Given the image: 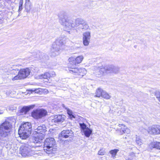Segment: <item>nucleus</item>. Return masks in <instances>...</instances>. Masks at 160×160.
I'll list each match as a JSON object with an SVG mask.
<instances>
[{
    "mask_svg": "<svg viewBox=\"0 0 160 160\" xmlns=\"http://www.w3.org/2000/svg\"><path fill=\"white\" fill-rule=\"evenodd\" d=\"M85 21L81 18H77L74 21L66 16H63L60 18V22L64 27L66 30L72 29L80 25L85 23Z\"/></svg>",
    "mask_w": 160,
    "mask_h": 160,
    "instance_id": "nucleus-1",
    "label": "nucleus"
},
{
    "mask_svg": "<svg viewBox=\"0 0 160 160\" xmlns=\"http://www.w3.org/2000/svg\"><path fill=\"white\" fill-rule=\"evenodd\" d=\"M93 73L97 77H101L106 74L118 73L119 71V68L113 65L106 66L104 67H95L92 69Z\"/></svg>",
    "mask_w": 160,
    "mask_h": 160,
    "instance_id": "nucleus-2",
    "label": "nucleus"
},
{
    "mask_svg": "<svg viewBox=\"0 0 160 160\" xmlns=\"http://www.w3.org/2000/svg\"><path fill=\"white\" fill-rule=\"evenodd\" d=\"M66 38L64 37H60L58 38L52 46L51 50V55L52 57H55L60 53L62 46L64 44Z\"/></svg>",
    "mask_w": 160,
    "mask_h": 160,
    "instance_id": "nucleus-3",
    "label": "nucleus"
},
{
    "mask_svg": "<svg viewBox=\"0 0 160 160\" xmlns=\"http://www.w3.org/2000/svg\"><path fill=\"white\" fill-rule=\"evenodd\" d=\"M56 145V142L54 138H47L44 142L43 150L48 154L54 153L57 149Z\"/></svg>",
    "mask_w": 160,
    "mask_h": 160,
    "instance_id": "nucleus-4",
    "label": "nucleus"
},
{
    "mask_svg": "<svg viewBox=\"0 0 160 160\" xmlns=\"http://www.w3.org/2000/svg\"><path fill=\"white\" fill-rule=\"evenodd\" d=\"M32 130L31 123L26 122L20 127L18 130V134L21 139H25L30 135Z\"/></svg>",
    "mask_w": 160,
    "mask_h": 160,
    "instance_id": "nucleus-5",
    "label": "nucleus"
},
{
    "mask_svg": "<svg viewBox=\"0 0 160 160\" xmlns=\"http://www.w3.org/2000/svg\"><path fill=\"white\" fill-rule=\"evenodd\" d=\"M30 72L28 68L23 69L20 70L18 74L16 72H12L10 77L12 81L17 80L26 78L29 75Z\"/></svg>",
    "mask_w": 160,
    "mask_h": 160,
    "instance_id": "nucleus-6",
    "label": "nucleus"
},
{
    "mask_svg": "<svg viewBox=\"0 0 160 160\" xmlns=\"http://www.w3.org/2000/svg\"><path fill=\"white\" fill-rule=\"evenodd\" d=\"M12 125L11 123L6 121L0 126V137L4 138L8 136L11 132Z\"/></svg>",
    "mask_w": 160,
    "mask_h": 160,
    "instance_id": "nucleus-7",
    "label": "nucleus"
},
{
    "mask_svg": "<svg viewBox=\"0 0 160 160\" xmlns=\"http://www.w3.org/2000/svg\"><path fill=\"white\" fill-rule=\"evenodd\" d=\"M19 153L22 156L25 157L31 156L33 155V152L31 150V146L26 144L21 146Z\"/></svg>",
    "mask_w": 160,
    "mask_h": 160,
    "instance_id": "nucleus-8",
    "label": "nucleus"
},
{
    "mask_svg": "<svg viewBox=\"0 0 160 160\" xmlns=\"http://www.w3.org/2000/svg\"><path fill=\"white\" fill-rule=\"evenodd\" d=\"M46 111L43 109H37L32 113V116L36 119H39L45 116L47 114Z\"/></svg>",
    "mask_w": 160,
    "mask_h": 160,
    "instance_id": "nucleus-9",
    "label": "nucleus"
},
{
    "mask_svg": "<svg viewBox=\"0 0 160 160\" xmlns=\"http://www.w3.org/2000/svg\"><path fill=\"white\" fill-rule=\"evenodd\" d=\"M160 129V126L158 125H153L148 128L147 131L151 134H159Z\"/></svg>",
    "mask_w": 160,
    "mask_h": 160,
    "instance_id": "nucleus-10",
    "label": "nucleus"
},
{
    "mask_svg": "<svg viewBox=\"0 0 160 160\" xmlns=\"http://www.w3.org/2000/svg\"><path fill=\"white\" fill-rule=\"evenodd\" d=\"M82 40L84 45L85 46H88L90 42L91 38V32L87 31L83 33Z\"/></svg>",
    "mask_w": 160,
    "mask_h": 160,
    "instance_id": "nucleus-11",
    "label": "nucleus"
},
{
    "mask_svg": "<svg viewBox=\"0 0 160 160\" xmlns=\"http://www.w3.org/2000/svg\"><path fill=\"white\" fill-rule=\"evenodd\" d=\"M34 134H37L39 136L43 135V137L45 136V133L46 132V128L45 125L38 126L36 129H35Z\"/></svg>",
    "mask_w": 160,
    "mask_h": 160,
    "instance_id": "nucleus-12",
    "label": "nucleus"
},
{
    "mask_svg": "<svg viewBox=\"0 0 160 160\" xmlns=\"http://www.w3.org/2000/svg\"><path fill=\"white\" fill-rule=\"evenodd\" d=\"M65 116L64 115H55L53 118L52 120V122L55 124L63 122L65 119Z\"/></svg>",
    "mask_w": 160,
    "mask_h": 160,
    "instance_id": "nucleus-13",
    "label": "nucleus"
},
{
    "mask_svg": "<svg viewBox=\"0 0 160 160\" xmlns=\"http://www.w3.org/2000/svg\"><path fill=\"white\" fill-rule=\"evenodd\" d=\"M118 126L120 129V132L121 134L124 133L129 134L130 133V130L126 126L123 124H119Z\"/></svg>",
    "mask_w": 160,
    "mask_h": 160,
    "instance_id": "nucleus-14",
    "label": "nucleus"
},
{
    "mask_svg": "<svg viewBox=\"0 0 160 160\" xmlns=\"http://www.w3.org/2000/svg\"><path fill=\"white\" fill-rule=\"evenodd\" d=\"M61 136L65 138L68 137L72 138L74 136V134L72 131L71 130H63L61 134Z\"/></svg>",
    "mask_w": 160,
    "mask_h": 160,
    "instance_id": "nucleus-15",
    "label": "nucleus"
},
{
    "mask_svg": "<svg viewBox=\"0 0 160 160\" xmlns=\"http://www.w3.org/2000/svg\"><path fill=\"white\" fill-rule=\"evenodd\" d=\"M35 106L34 105H32L27 106L23 107L21 110V112L24 114H25L27 112L31 109H33Z\"/></svg>",
    "mask_w": 160,
    "mask_h": 160,
    "instance_id": "nucleus-16",
    "label": "nucleus"
},
{
    "mask_svg": "<svg viewBox=\"0 0 160 160\" xmlns=\"http://www.w3.org/2000/svg\"><path fill=\"white\" fill-rule=\"evenodd\" d=\"M149 147L151 149L155 148L160 150V142H152L149 144Z\"/></svg>",
    "mask_w": 160,
    "mask_h": 160,
    "instance_id": "nucleus-17",
    "label": "nucleus"
},
{
    "mask_svg": "<svg viewBox=\"0 0 160 160\" xmlns=\"http://www.w3.org/2000/svg\"><path fill=\"white\" fill-rule=\"evenodd\" d=\"M35 135L33 140V142L34 143L41 142L42 141V139L44 138V137H43V135L39 136L37 134Z\"/></svg>",
    "mask_w": 160,
    "mask_h": 160,
    "instance_id": "nucleus-18",
    "label": "nucleus"
},
{
    "mask_svg": "<svg viewBox=\"0 0 160 160\" xmlns=\"http://www.w3.org/2000/svg\"><path fill=\"white\" fill-rule=\"evenodd\" d=\"M103 90L100 88H98L97 89L95 92V95L94 97H96L100 98L102 97V94L103 92Z\"/></svg>",
    "mask_w": 160,
    "mask_h": 160,
    "instance_id": "nucleus-19",
    "label": "nucleus"
},
{
    "mask_svg": "<svg viewBox=\"0 0 160 160\" xmlns=\"http://www.w3.org/2000/svg\"><path fill=\"white\" fill-rule=\"evenodd\" d=\"M82 25L79 28L80 30H82V31H84L89 29V27L86 21L85 22V23Z\"/></svg>",
    "mask_w": 160,
    "mask_h": 160,
    "instance_id": "nucleus-20",
    "label": "nucleus"
},
{
    "mask_svg": "<svg viewBox=\"0 0 160 160\" xmlns=\"http://www.w3.org/2000/svg\"><path fill=\"white\" fill-rule=\"evenodd\" d=\"M83 132L86 137H89L92 132V130L88 128H87V129L84 130Z\"/></svg>",
    "mask_w": 160,
    "mask_h": 160,
    "instance_id": "nucleus-21",
    "label": "nucleus"
},
{
    "mask_svg": "<svg viewBox=\"0 0 160 160\" xmlns=\"http://www.w3.org/2000/svg\"><path fill=\"white\" fill-rule=\"evenodd\" d=\"M69 72L71 73L74 74L76 75H78V73H79V69L78 68H71L69 69Z\"/></svg>",
    "mask_w": 160,
    "mask_h": 160,
    "instance_id": "nucleus-22",
    "label": "nucleus"
},
{
    "mask_svg": "<svg viewBox=\"0 0 160 160\" xmlns=\"http://www.w3.org/2000/svg\"><path fill=\"white\" fill-rule=\"evenodd\" d=\"M83 59V57L82 56H79L75 58V64H78L80 63Z\"/></svg>",
    "mask_w": 160,
    "mask_h": 160,
    "instance_id": "nucleus-23",
    "label": "nucleus"
},
{
    "mask_svg": "<svg viewBox=\"0 0 160 160\" xmlns=\"http://www.w3.org/2000/svg\"><path fill=\"white\" fill-rule=\"evenodd\" d=\"M102 97L106 99H109L110 98L111 96L106 91H104L102 93Z\"/></svg>",
    "mask_w": 160,
    "mask_h": 160,
    "instance_id": "nucleus-24",
    "label": "nucleus"
},
{
    "mask_svg": "<svg viewBox=\"0 0 160 160\" xmlns=\"http://www.w3.org/2000/svg\"><path fill=\"white\" fill-rule=\"evenodd\" d=\"M135 141L137 145L139 146L141 145L143 143L142 141V139L140 138L139 137L137 136V135L136 136Z\"/></svg>",
    "mask_w": 160,
    "mask_h": 160,
    "instance_id": "nucleus-25",
    "label": "nucleus"
},
{
    "mask_svg": "<svg viewBox=\"0 0 160 160\" xmlns=\"http://www.w3.org/2000/svg\"><path fill=\"white\" fill-rule=\"evenodd\" d=\"M79 72L78 73V75H81L82 76H84V75L86 73L87 71L86 69L84 68H79Z\"/></svg>",
    "mask_w": 160,
    "mask_h": 160,
    "instance_id": "nucleus-26",
    "label": "nucleus"
},
{
    "mask_svg": "<svg viewBox=\"0 0 160 160\" xmlns=\"http://www.w3.org/2000/svg\"><path fill=\"white\" fill-rule=\"evenodd\" d=\"M118 151V149H115L110 151L109 152L112 155V157L114 158L115 157V156Z\"/></svg>",
    "mask_w": 160,
    "mask_h": 160,
    "instance_id": "nucleus-27",
    "label": "nucleus"
},
{
    "mask_svg": "<svg viewBox=\"0 0 160 160\" xmlns=\"http://www.w3.org/2000/svg\"><path fill=\"white\" fill-rule=\"evenodd\" d=\"M50 74L49 72H47L42 74L40 76V78L41 79L44 78L47 79L50 78Z\"/></svg>",
    "mask_w": 160,
    "mask_h": 160,
    "instance_id": "nucleus-28",
    "label": "nucleus"
},
{
    "mask_svg": "<svg viewBox=\"0 0 160 160\" xmlns=\"http://www.w3.org/2000/svg\"><path fill=\"white\" fill-rule=\"evenodd\" d=\"M105 153L106 152L105 149L102 148L98 151V154L99 155H103L105 154Z\"/></svg>",
    "mask_w": 160,
    "mask_h": 160,
    "instance_id": "nucleus-29",
    "label": "nucleus"
},
{
    "mask_svg": "<svg viewBox=\"0 0 160 160\" xmlns=\"http://www.w3.org/2000/svg\"><path fill=\"white\" fill-rule=\"evenodd\" d=\"M79 124L81 128L82 129L83 132L86 129H87V127L86 125L84 123H80Z\"/></svg>",
    "mask_w": 160,
    "mask_h": 160,
    "instance_id": "nucleus-30",
    "label": "nucleus"
},
{
    "mask_svg": "<svg viewBox=\"0 0 160 160\" xmlns=\"http://www.w3.org/2000/svg\"><path fill=\"white\" fill-rule=\"evenodd\" d=\"M155 96L160 102V92L159 91H156L155 93Z\"/></svg>",
    "mask_w": 160,
    "mask_h": 160,
    "instance_id": "nucleus-31",
    "label": "nucleus"
},
{
    "mask_svg": "<svg viewBox=\"0 0 160 160\" xmlns=\"http://www.w3.org/2000/svg\"><path fill=\"white\" fill-rule=\"evenodd\" d=\"M8 109L9 110L13 111V110H16V107L13 106H11L8 107Z\"/></svg>",
    "mask_w": 160,
    "mask_h": 160,
    "instance_id": "nucleus-32",
    "label": "nucleus"
},
{
    "mask_svg": "<svg viewBox=\"0 0 160 160\" xmlns=\"http://www.w3.org/2000/svg\"><path fill=\"white\" fill-rule=\"evenodd\" d=\"M50 74V78L52 77H54L56 76V73L52 71L49 72Z\"/></svg>",
    "mask_w": 160,
    "mask_h": 160,
    "instance_id": "nucleus-33",
    "label": "nucleus"
},
{
    "mask_svg": "<svg viewBox=\"0 0 160 160\" xmlns=\"http://www.w3.org/2000/svg\"><path fill=\"white\" fill-rule=\"evenodd\" d=\"M67 109V113L69 116L70 115H72V114H73L71 110L69 109Z\"/></svg>",
    "mask_w": 160,
    "mask_h": 160,
    "instance_id": "nucleus-34",
    "label": "nucleus"
},
{
    "mask_svg": "<svg viewBox=\"0 0 160 160\" xmlns=\"http://www.w3.org/2000/svg\"><path fill=\"white\" fill-rule=\"evenodd\" d=\"M68 60L69 62H72V61H74L75 58L74 57H71L69 58Z\"/></svg>",
    "mask_w": 160,
    "mask_h": 160,
    "instance_id": "nucleus-35",
    "label": "nucleus"
},
{
    "mask_svg": "<svg viewBox=\"0 0 160 160\" xmlns=\"http://www.w3.org/2000/svg\"><path fill=\"white\" fill-rule=\"evenodd\" d=\"M69 116L70 118L72 119L73 118H75V117L74 116V115H73V114H72V115H70Z\"/></svg>",
    "mask_w": 160,
    "mask_h": 160,
    "instance_id": "nucleus-36",
    "label": "nucleus"
},
{
    "mask_svg": "<svg viewBox=\"0 0 160 160\" xmlns=\"http://www.w3.org/2000/svg\"><path fill=\"white\" fill-rule=\"evenodd\" d=\"M23 4V1L22 0H21L19 3V6H22Z\"/></svg>",
    "mask_w": 160,
    "mask_h": 160,
    "instance_id": "nucleus-37",
    "label": "nucleus"
},
{
    "mask_svg": "<svg viewBox=\"0 0 160 160\" xmlns=\"http://www.w3.org/2000/svg\"><path fill=\"white\" fill-rule=\"evenodd\" d=\"M22 9V6H19V11H21Z\"/></svg>",
    "mask_w": 160,
    "mask_h": 160,
    "instance_id": "nucleus-38",
    "label": "nucleus"
},
{
    "mask_svg": "<svg viewBox=\"0 0 160 160\" xmlns=\"http://www.w3.org/2000/svg\"><path fill=\"white\" fill-rule=\"evenodd\" d=\"M44 90L46 92H48V90L47 89H45Z\"/></svg>",
    "mask_w": 160,
    "mask_h": 160,
    "instance_id": "nucleus-39",
    "label": "nucleus"
},
{
    "mask_svg": "<svg viewBox=\"0 0 160 160\" xmlns=\"http://www.w3.org/2000/svg\"><path fill=\"white\" fill-rule=\"evenodd\" d=\"M1 113H0V114H1Z\"/></svg>",
    "mask_w": 160,
    "mask_h": 160,
    "instance_id": "nucleus-40",
    "label": "nucleus"
}]
</instances>
